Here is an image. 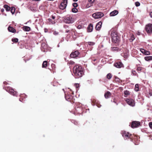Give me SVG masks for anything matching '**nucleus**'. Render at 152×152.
Masks as SVG:
<instances>
[{
    "instance_id": "nucleus-39",
    "label": "nucleus",
    "mask_w": 152,
    "mask_h": 152,
    "mask_svg": "<svg viewBox=\"0 0 152 152\" xmlns=\"http://www.w3.org/2000/svg\"><path fill=\"white\" fill-rule=\"evenodd\" d=\"M75 64V62L72 61H70L68 62V64L69 65H73Z\"/></svg>"
},
{
    "instance_id": "nucleus-37",
    "label": "nucleus",
    "mask_w": 152,
    "mask_h": 152,
    "mask_svg": "<svg viewBox=\"0 0 152 152\" xmlns=\"http://www.w3.org/2000/svg\"><path fill=\"white\" fill-rule=\"evenodd\" d=\"M72 12L76 13L77 12L78 10L77 9L75 8H72Z\"/></svg>"
},
{
    "instance_id": "nucleus-47",
    "label": "nucleus",
    "mask_w": 152,
    "mask_h": 152,
    "mask_svg": "<svg viewBox=\"0 0 152 152\" xmlns=\"http://www.w3.org/2000/svg\"><path fill=\"white\" fill-rule=\"evenodd\" d=\"M113 102H114L116 104H118V103H117V99H115V98H114V99H113Z\"/></svg>"
},
{
    "instance_id": "nucleus-27",
    "label": "nucleus",
    "mask_w": 152,
    "mask_h": 152,
    "mask_svg": "<svg viewBox=\"0 0 152 152\" xmlns=\"http://www.w3.org/2000/svg\"><path fill=\"white\" fill-rule=\"evenodd\" d=\"M4 7L5 9L7 11H9L10 9V7L7 5H4Z\"/></svg>"
},
{
    "instance_id": "nucleus-29",
    "label": "nucleus",
    "mask_w": 152,
    "mask_h": 152,
    "mask_svg": "<svg viewBox=\"0 0 152 152\" xmlns=\"http://www.w3.org/2000/svg\"><path fill=\"white\" fill-rule=\"evenodd\" d=\"M10 11L13 14L15 12V8L14 7H12L10 8Z\"/></svg>"
},
{
    "instance_id": "nucleus-24",
    "label": "nucleus",
    "mask_w": 152,
    "mask_h": 152,
    "mask_svg": "<svg viewBox=\"0 0 152 152\" xmlns=\"http://www.w3.org/2000/svg\"><path fill=\"white\" fill-rule=\"evenodd\" d=\"M111 50L113 51H120L121 50L119 48L117 47H113L111 48Z\"/></svg>"
},
{
    "instance_id": "nucleus-3",
    "label": "nucleus",
    "mask_w": 152,
    "mask_h": 152,
    "mask_svg": "<svg viewBox=\"0 0 152 152\" xmlns=\"http://www.w3.org/2000/svg\"><path fill=\"white\" fill-rule=\"evenodd\" d=\"M4 84L5 85L3 87V88L12 95L17 96V92L15 91L14 89H12L11 87L7 86V85L9 84L7 82L5 81L4 82Z\"/></svg>"
},
{
    "instance_id": "nucleus-49",
    "label": "nucleus",
    "mask_w": 152,
    "mask_h": 152,
    "mask_svg": "<svg viewBox=\"0 0 152 152\" xmlns=\"http://www.w3.org/2000/svg\"><path fill=\"white\" fill-rule=\"evenodd\" d=\"M149 95L150 96H152V90H149Z\"/></svg>"
},
{
    "instance_id": "nucleus-60",
    "label": "nucleus",
    "mask_w": 152,
    "mask_h": 152,
    "mask_svg": "<svg viewBox=\"0 0 152 152\" xmlns=\"http://www.w3.org/2000/svg\"><path fill=\"white\" fill-rule=\"evenodd\" d=\"M78 0H73V1H77Z\"/></svg>"
},
{
    "instance_id": "nucleus-31",
    "label": "nucleus",
    "mask_w": 152,
    "mask_h": 152,
    "mask_svg": "<svg viewBox=\"0 0 152 152\" xmlns=\"http://www.w3.org/2000/svg\"><path fill=\"white\" fill-rule=\"evenodd\" d=\"M135 90L136 91H139V86L138 84H136L135 87Z\"/></svg>"
},
{
    "instance_id": "nucleus-57",
    "label": "nucleus",
    "mask_w": 152,
    "mask_h": 152,
    "mask_svg": "<svg viewBox=\"0 0 152 152\" xmlns=\"http://www.w3.org/2000/svg\"><path fill=\"white\" fill-rule=\"evenodd\" d=\"M64 27L65 28H68V26L67 25H65L64 26Z\"/></svg>"
},
{
    "instance_id": "nucleus-10",
    "label": "nucleus",
    "mask_w": 152,
    "mask_h": 152,
    "mask_svg": "<svg viewBox=\"0 0 152 152\" xmlns=\"http://www.w3.org/2000/svg\"><path fill=\"white\" fill-rule=\"evenodd\" d=\"M82 104H79L76 108V112L79 114H81L83 113V109L82 107Z\"/></svg>"
},
{
    "instance_id": "nucleus-18",
    "label": "nucleus",
    "mask_w": 152,
    "mask_h": 152,
    "mask_svg": "<svg viewBox=\"0 0 152 152\" xmlns=\"http://www.w3.org/2000/svg\"><path fill=\"white\" fill-rule=\"evenodd\" d=\"M93 29V25L92 23H90L87 28V30L88 32H91Z\"/></svg>"
},
{
    "instance_id": "nucleus-40",
    "label": "nucleus",
    "mask_w": 152,
    "mask_h": 152,
    "mask_svg": "<svg viewBox=\"0 0 152 152\" xmlns=\"http://www.w3.org/2000/svg\"><path fill=\"white\" fill-rule=\"evenodd\" d=\"M87 43L88 45H93L95 44V43L93 42H88Z\"/></svg>"
},
{
    "instance_id": "nucleus-11",
    "label": "nucleus",
    "mask_w": 152,
    "mask_h": 152,
    "mask_svg": "<svg viewBox=\"0 0 152 152\" xmlns=\"http://www.w3.org/2000/svg\"><path fill=\"white\" fill-rule=\"evenodd\" d=\"M67 4V2L62 1L60 5L59 6V8L62 10L65 9L66 7Z\"/></svg>"
},
{
    "instance_id": "nucleus-46",
    "label": "nucleus",
    "mask_w": 152,
    "mask_h": 152,
    "mask_svg": "<svg viewBox=\"0 0 152 152\" xmlns=\"http://www.w3.org/2000/svg\"><path fill=\"white\" fill-rule=\"evenodd\" d=\"M53 34H54L55 35H58V32L57 31H55L53 32Z\"/></svg>"
},
{
    "instance_id": "nucleus-30",
    "label": "nucleus",
    "mask_w": 152,
    "mask_h": 152,
    "mask_svg": "<svg viewBox=\"0 0 152 152\" xmlns=\"http://www.w3.org/2000/svg\"><path fill=\"white\" fill-rule=\"evenodd\" d=\"M107 78L109 80L112 77L111 74L109 73L106 76Z\"/></svg>"
},
{
    "instance_id": "nucleus-20",
    "label": "nucleus",
    "mask_w": 152,
    "mask_h": 152,
    "mask_svg": "<svg viewBox=\"0 0 152 152\" xmlns=\"http://www.w3.org/2000/svg\"><path fill=\"white\" fill-rule=\"evenodd\" d=\"M129 55V52L127 51H126L125 53L124 52L121 54L122 56H123L125 59H126L128 58Z\"/></svg>"
},
{
    "instance_id": "nucleus-56",
    "label": "nucleus",
    "mask_w": 152,
    "mask_h": 152,
    "mask_svg": "<svg viewBox=\"0 0 152 152\" xmlns=\"http://www.w3.org/2000/svg\"><path fill=\"white\" fill-rule=\"evenodd\" d=\"M1 11L2 12V13H3V12H4V9H2L1 10Z\"/></svg>"
},
{
    "instance_id": "nucleus-52",
    "label": "nucleus",
    "mask_w": 152,
    "mask_h": 152,
    "mask_svg": "<svg viewBox=\"0 0 152 152\" xmlns=\"http://www.w3.org/2000/svg\"><path fill=\"white\" fill-rule=\"evenodd\" d=\"M51 17L53 19H54L56 18V16L55 15H51Z\"/></svg>"
},
{
    "instance_id": "nucleus-45",
    "label": "nucleus",
    "mask_w": 152,
    "mask_h": 152,
    "mask_svg": "<svg viewBox=\"0 0 152 152\" xmlns=\"http://www.w3.org/2000/svg\"><path fill=\"white\" fill-rule=\"evenodd\" d=\"M74 86L76 88H77L79 86V84L78 83H75Z\"/></svg>"
},
{
    "instance_id": "nucleus-23",
    "label": "nucleus",
    "mask_w": 152,
    "mask_h": 152,
    "mask_svg": "<svg viewBox=\"0 0 152 152\" xmlns=\"http://www.w3.org/2000/svg\"><path fill=\"white\" fill-rule=\"evenodd\" d=\"M23 29L25 31H30V28L28 26H24L23 27Z\"/></svg>"
},
{
    "instance_id": "nucleus-44",
    "label": "nucleus",
    "mask_w": 152,
    "mask_h": 152,
    "mask_svg": "<svg viewBox=\"0 0 152 152\" xmlns=\"http://www.w3.org/2000/svg\"><path fill=\"white\" fill-rule=\"evenodd\" d=\"M95 105H96L98 107H100L101 106V105L98 102Z\"/></svg>"
},
{
    "instance_id": "nucleus-55",
    "label": "nucleus",
    "mask_w": 152,
    "mask_h": 152,
    "mask_svg": "<svg viewBox=\"0 0 152 152\" xmlns=\"http://www.w3.org/2000/svg\"><path fill=\"white\" fill-rule=\"evenodd\" d=\"M150 15L151 18H152V12H151L150 13Z\"/></svg>"
},
{
    "instance_id": "nucleus-35",
    "label": "nucleus",
    "mask_w": 152,
    "mask_h": 152,
    "mask_svg": "<svg viewBox=\"0 0 152 152\" xmlns=\"http://www.w3.org/2000/svg\"><path fill=\"white\" fill-rule=\"evenodd\" d=\"M12 42H15V43H17L18 42V39L17 38H15L14 39H12Z\"/></svg>"
},
{
    "instance_id": "nucleus-5",
    "label": "nucleus",
    "mask_w": 152,
    "mask_h": 152,
    "mask_svg": "<svg viewBox=\"0 0 152 152\" xmlns=\"http://www.w3.org/2000/svg\"><path fill=\"white\" fill-rule=\"evenodd\" d=\"M145 29L148 34H151L152 33V24H147L145 26Z\"/></svg>"
},
{
    "instance_id": "nucleus-13",
    "label": "nucleus",
    "mask_w": 152,
    "mask_h": 152,
    "mask_svg": "<svg viewBox=\"0 0 152 152\" xmlns=\"http://www.w3.org/2000/svg\"><path fill=\"white\" fill-rule=\"evenodd\" d=\"M65 98L66 100L70 101L73 98V96L70 94H66L65 95Z\"/></svg>"
},
{
    "instance_id": "nucleus-22",
    "label": "nucleus",
    "mask_w": 152,
    "mask_h": 152,
    "mask_svg": "<svg viewBox=\"0 0 152 152\" xmlns=\"http://www.w3.org/2000/svg\"><path fill=\"white\" fill-rule=\"evenodd\" d=\"M48 65V62L47 61H43L42 65V67L43 68H46Z\"/></svg>"
},
{
    "instance_id": "nucleus-25",
    "label": "nucleus",
    "mask_w": 152,
    "mask_h": 152,
    "mask_svg": "<svg viewBox=\"0 0 152 152\" xmlns=\"http://www.w3.org/2000/svg\"><path fill=\"white\" fill-rule=\"evenodd\" d=\"M124 96L125 97H126L128 96V95H129L130 94V92L127 91V90H126L124 91Z\"/></svg>"
},
{
    "instance_id": "nucleus-28",
    "label": "nucleus",
    "mask_w": 152,
    "mask_h": 152,
    "mask_svg": "<svg viewBox=\"0 0 152 152\" xmlns=\"http://www.w3.org/2000/svg\"><path fill=\"white\" fill-rule=\"evenodd\" d=\"M147 61L152 60V56H146L144 58Z\"/></svg>"
},
{
    "instance_id": "nucleus-33",
    "label": "nucleus",
    "mask_w": 152,
    "mask_h": 152,
    "mask_svg": "<svg viewBox=\"0 0 152 152\" xmlns=\"http://www.w3.org/2000/svg\"><path fill=\"white\" fill-rule=\"evenodd\" d=\"M20 98L19 100L20 101L23 102V99L22 98V97H24V98H25L26 97V95L25 94H23L20 96Z\"/></svg>"
},
{
    "instance_id": "nucleus-26",
    "label": "nucleus",
    "mask_w": 152,
    "mask_h": 152,
    "mask_svg": "<svg viewBox=\"0 0 152 152\" xmlns=\"http://www.w3.org/2000/svg\"><path fill=\"white\" fill-rule=\"evenodd\" d=\"M98 101L96 99H91V102L92 104L94 105H95Z\"/></svg>"
},
{
    "instance_id": "nucleus-16",
    "label": "nucleus",
    "mask_w": 152,
    "mask_h": 152,
    "mask_svg": "<svg viewBox=\"0 0 152 152\" xmlns=\"http://www.w3.org/2000/svg\"><path fill=\"white\" fill-rule=\"evenodd\" d=\"M123 64L121 62H116L114 64V66L118 68H120L122 66Z\"/></svg>"
},
{
    "instance_id": "nucleus-8",
    "label": "nucleus",
    "mask_w": 152,
    "mask_h": 152,
    "mask_svg": "<svg viewBox=\"0 0 152 152\" xmlns=\"http://www.w3.org/2000/svg\"><path fill=\"white\" fill-rule=\"evenodd\" d=\"M104 16V14L102 12H96L92 15V17L95 19L101 18Z\"/></svg>"
},
{
    "instance_id": "nucleus-50",
    "label": "nucleus",
    "mask_w": 152,
    "mask_h": 152,
    "mask_svg": "<svg viewBox=\"0 0 152 152\" xmlns=\"http://www.w3.org/2000/svg\"><path fill=\"white\" fill-rule=\"evenodd\" d=\"M149 126L151 128H152V122L149 123Z\"/></svg>"
},
{
    "instance_id": "nucleus-58",
    "label": "nucleus",
    "mask_w": 152,
    "mask_h": 152,
    "mask_svg": "<svg viewBox=\"0 0 152 152\" xmlns=\"http://www.w3.org/2000/svg\"><path fill=\"white\" fill-rule=\"evenodd\" d=\"M62 0V1H65V2H67L68 0Z\"/></svg>"
},
{
    "instance_id": "nucleus-21",
    "label": "nucleus",
    "mask_w": 152,
    "mask_h": 152,
    "mask_svg": "<svg viewBox=\"0 0 152 152\" xmlns=\"http://www.w3.org/2000/svg\"><path fill=\"white\" fill-rule=\"evenodd\" d=\"M111 95V93L109 91H107L104 94L105 97L106 99H107L110 97Z\"/></svg>"
},
{
    "instance_id": "nucleus-14",
    "label": "nucleus",
    "mask_w": 152,
    "mask_h": 152,
    "mask_svg": "<svg viewBox=\"0 0 152 152\" xmlns=\"http://www.w3.org/2000/svg\"><path fill=\"white\" fill-rule=\"evenodd\" d=\"M102 25V22L101 21L99 22L96 25L95 28L96 30H99L101 27Z\"/></svg>"
},
{
    "instance_id": "nucleus-59",
    "label": "nucleus",
    "mask_w": 152,
    "mask_h": 152,
    "mask_svg": "<svg viewBox=\"0 0 152 152\" xmlns=\"http://www.w3.org/2000/svg\"><path fill=\"white\" fill-rule=\"evenodd\" d=\"M138 143H139V142H138V141L137 142H136V143H135V144L137 145V144H138Z\"/></svg>"
},
{
    "instance_id": "nucleus-42",
    "label": "nucleus",
    "mask_w": 152,
    "mask_h": 152,
    "mask_svg": "<svg viewBox=\"0 0 152 152\" xmlns=\"http://www.w3.org/2000/svg\"><path fill=\"white\" fill-rule=\"evenodd\" d=\"M135 5L136 7H138L140 6V4L139 2L137 1L135 3Z\"/></svg>"
},
{
    "instance_id": "nucleus-1",
    "label": "nucleus",
    "mask_w": 152,
    "mask_h": 152,
    "mask_svg": "<svg viewBox=\"0 0 152 152\" xmlns=\"http://www.w3.org/2000/svg\"><path fill=\"white\" fill-rule=\"evenodd\" d=\"M73 71L74 76L76 78L81 77L84 73L83 69L81 66L78 65L74 67Z\"/></svg>"
},
{
    "instance_id": "nucleus-12",
    "label": "nucleus",
    "mask_w": 152,
    "mask_h": 152,
    "mask_svg": "<svg viewBox=\"0 0 152 152\" xmlns=\"http://www.w3.org/2000/svg\"><path fill=\"white\" fill-rule=\"evenodd\" d=\"M140 122L133 121L132 123L131 127L132 128L136 127L140 125Z\"/></svg>"
},
{
    "instance_id": "nucleus-2",
    "label": "nucleus",
    "mask_w": 152,
    "mask_h": 152,
    "mask_svg": "<svg viewBox=\"0 0 152 152\" xmlns=\"http://www.w3.org/2000/svg\"><path fill=\"white\" fill-rule=\"evenodd\" d=\"M121 134L125 140H127L129 139L132 141L134 142V140L137 138L136 136L125 131H121Z\"/></svg>"
},
{
    "instance_id": "nucleus-53",
    "label": "nucleus",
    "mask_w": 152,
    "mask_h": 152,
    "mask_svg": "<svg viewBox=\"0 0 152 152\" xmlns=\"http://www.w3.org/2000/svg\"><path fill=\"white\" fill-rule=\"evenodd\" d=\"M88 1L89 2L92 3L94 1V0H88Z\"/></svg>"
},
{
    "instance_id": "nucleus-43",
    "label": "nucleus",
    "mask_w": 152,
    "mask_h": 152,
    "mask_svg": "<svg viewBox=\"0 0 152 152\" xmlns=\"http://www.w3.org/2000/svg\"><path fill=\"white\" fill-rule=\"evenodd\" d=\"M132 73L134 75H136L137 74V73L135 70H132Z\"/></svg>"
},
{
    "instance_id": "nucleus-54",
    "label": "nucleus",
    "mask_w": 152,
    "mask_h": 152,
    "mask_svg": "<svg viewBox=\"0 0 152 152\" xmlns=\"http://www.w3.org/2000/svg\"><path fill=\"white\" fill-rule=\"evenodd\" d=\"M81 26L80 25H79L78 26L77 28H78L80 29L81 28Z\"/></svg>"
},
{
    "instance_id": "nucleus-17",
    "label": "nucleus",
    "mask_w": 152,
    "mask_h": 152,
    "mask_svg": "<svg viewBox=\"0 0 152 152\" xmlns=\"http://www.w3.org/2000/svg\"><path fill=\"white\" fill-rule=\"evenodd\" d=\"M8 29L9 31L13 33H15L16 32V30L12 27L9 26L8 28Z\"/></svg>"
},
{
    "instance_id": "nucleus-4",
    "label": "nucleus",
    "mask_w": 152,
    "mask_h": 152,
    "mask_svg": "<svg viewBox=\"0 0 152 152\" xmlns=\"http://www.w3.org/2000/svg\"><path fill=\"white\" fill-rule=\"evenodd\" d=\"M111 36L113 43L118 45L120 41V38L118 35L117 32L115 31L111 33Z\"/></svg>"
},
{
    "instance_id": "nucleus-7",
    "label": "nucleus",
    "mask_w": 152,
    "mask_h": 152,
    "mask_svg": "<svg viewBox=\"0 0 152 152\" xmlns=\"http://www.w3.org/2000/svg\"><path fill=\"white\" fill-rule=\"evenodd\" d=\"M80 52L77 50L73 51L70 55V56L72 58H75L79 57Z\"/></svg>"
},
{
    "instance_id": "nucleus-9",
    "label": "nucleus",
    "mask_w": 152,
    "mask_h": 152,
    "mask_svg": "<svg viewBox=\"0 0 152 152\" xmlns=\"http://www.w3.org/2000/svg\"><path fill=\"white\" fill-rule=\"evenodd\" d=\"M125 100L126 103L130 106L133 107L134 106V101L133 99L127 98Z\"/></svg>"
},
{
    "instance_id": "nucleus-51",
    "label": "nucleus",
    "mask_w": 152,
    "mask_h": 152,
    "mask_svg": "<svg viewBox=\"0 0 152 152\" xmlns=\"http://www.w3.org/2000/svg\"><path fill=\"white\" fill-rule=\"evenodd\" d=\"M51 66L53 69H54L55 68V65L54 64H52Z\"/></svg>"
},
{
    "instance_id": "nucleus-41",
    "label": "nucleus",
    "mask_w": 152,
    "mask_h": 152,
    "mask_svg": "<svg viewBox=\"0 0 152 152\" xmlns=\"http://www.w3.org/2000/svg\"><path fill=\"white\" fill-rule=\"evenodd\" d=\"M72 5L75 7H77L78 5L77 3H74Z\"/></svg>"
},
{
    "instance_id": "nucleus-34",
    "label": "nucleus",
    "mask_w": 152,
    "mask_h": 152,
    "mask_svg": "<svg viewBox=\"0 0 152 152\" xmlns=\"http://www.w3.org/2000/svg\"><path fill=\"white\" fill-rule=\"evenodd\" d=\"M48 20L50 22L51 24H55L56 23L55 21L54 20H52L50 18H49L48 19Z\"/></svg>"
},
{
    "instance_id": "nucleus-32",
    "label": "nucleus",
    "mask_w": 152,
    "mask_h": 152,
    "mask_svg": "<svg viewBox=\"0 0 152 152\" xmlns=\"http://www.w3.org/2000/svg\"><path fill=\"white\" fill-rule=\"evenodd\" d=\"M72 122L76 126H78L79 124L78 121L75 120H72Z\"/></svg>"
},
{
    "instance_id": "nucleus-19",
    "label": "nucleus",
    "mask_w": 152,
    "mask_h": 152,
    "mask_svg": "<svg viewBox=\"0 0 152 152\" xmlns=\"http://www.w3.org/2000/svg\"><path fill=\"white\" fill-rule=\"evenodd\" d=\"M118 11L117 10H114V11L111 12L110 14V16H113L116 15L118 13Z\"/></svg>"
},
{
    "instance_id": "nucleus-36",
    "label": "nucleus",
    "mask_w": 152,
    "mask_h": 152,
    "mask_svg": "<svg viewBox=\"0 0 152 152\" xmlns=\"http://www.w3.org/2000/svg\"><path fill=\"white\" fill-rule=\"evenodd\" d=\"M135 39L134 36V35H132L131 36V38L130 39L131 42H132Z\"/></svg>"
},
{
    "instance_id": "nucleus-6",
    "label": "nucleus",
    "mask_w": 152,
    "mask_h": 152,
    "mask_svg": "<svg viewBox=\"0 0 152 152\" xmlns=\"http://www.w3.org/2000/svg\"><path fill=\"white\" fill-rule=\"evenodd\" d=\"M64 22L66 23H70L74 22V19L70 15H67L64 18Z\"/></svg>"
},
{
    "instance_id": "nucleus-15",
    "label": "nucleus",
    "mask_w": 152,
    "mask_h": 152,
    "mask_svg": "<svg viewBox=\"0 0 152 152\" xmlns=\"http://www.w3.org/2000/svg\"><path fill=\"white\" fill-rule=\"evenodd\" d=\"M140 51L142 53L145 55H150V52L149 51L145 50L141 48L140 49Z\"/></svg>"
},
{
    "instance_id": "nucleus-38",
    "label": "nucleus",
    "mask_w": 152,
    "mask_h": 152,
    "mask_svg": "<svg viewBox=\"0 0 152 152\" xmlns=\"http://www.w3.org/2000/svg\"><path fill=\"white\" fill-rule=\"evenodd\" d=\"M142 70V68L141 67H139L137 68V71L138 73H140Z\"/></svg>"
},
{
    "instance_id": "nucleus-48",
    "label": "nucleus",
    "mask_w": 152,
    "mask_h": 152,
    "mask_svg": "<svg viewBox=\"0 0 152 152\" xmlns=\"http://www.w3.org/2000/svg\"><path fill=\"white\" fill-rule=\"evenodd\" d=\"M72 29H66V30L65 31L66 33H70V31H72Z\"/></svg>"
}]
</instances>
